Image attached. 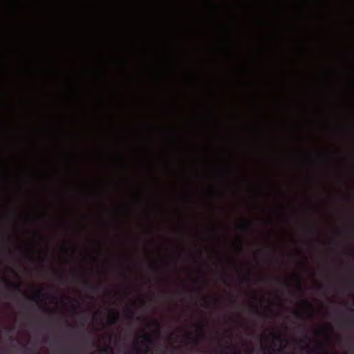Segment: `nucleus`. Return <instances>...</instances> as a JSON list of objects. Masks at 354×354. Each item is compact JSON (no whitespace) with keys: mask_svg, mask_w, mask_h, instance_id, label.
<instances>
[{"mask_svg":"<svg viewBox=\"0 0 354 354\" xmlns=\"http://www.w3.org/2000/svg\"><path fill=\"white\" fill-rule=\"evenodd\" d=\"M142 344L145 345V348L140 346L138 342H136L133 345V349L135 354H148L150 351L149 345L153 343L152 337L146 333L142 335Z\"/></svg>","mask_w":354,"mask_h":354,"instance_id":"f257e3e1","label":"nucleus"},{"mask_svg":"<svg viewBox=\"0 0 354 354\" xmlns=\"http://www.w3.org/2000/svg\"><path fill=\"white\" fill-rule=\"evenodd\" d=\"M119 317H120V315H119L118 311H117L115 310H113V313L109 315V317H108L109 324L110 326H113V325L117 324V322L119 320Z\"/></svg>","mask_w":354,"mask_h":354,"instance_id":"f03ea898","label":"nucleus"},{"mask_svg":"<svg viewBox=\"0 0 354 354\" xmlns=\"http://www.w3.org/2000/svg\"><path fill=\"white\" fill-rule=\"evenodd\" d=\"M317 350L319 351L317 354H330L326 349L325 344L321 342H318Z\"/></svg>","mask_w":354,"mask_h":354,"instance_id":"7ed1b4c3","label":"nucleus"},{"mask_svg":"<svg viewBox=\"0 0 354 354\" xmlns=\"http://www.w3.org/2000/svg\"><path fill=\"white\" fill-rule=\"evenodd\" d=\"M45 294L43 292V290H39L37 292L36 295L30 298L32 301H37V300H43L44 298Z\"/></svg>","mask_w":354,"mask_h":354,"instance_id":"20e7f679","label":"nucleus"},{"mask_svg":"<svg viewBox=\"0 0 354 354\" xmlns=\"http://www.w3.org/2000/svg\"><path fill=\"white\" fill-rule=\"evenodd\" d=\"M85 284L86 285L88 288L89 290H91L93 292H97L99 291V290H100V286H95V285L92 284L90 282L85 281Z\"/></svg>","mask_w":354,"mask_h":354,"instance_id":"39448f33","label":"nucleus"},{"mask_svg":"<svg viewBox=\"0 0 354 354\" xmlns=\"http://www.w3.org/2000/svg\"><path fill=\"white\" fill-rule=\"evenodd\" d=\"M187 338L194 344L196 345L198 343L197 338L194 337L191 333H188L187 335Z\"/></svg>","mask_w":354,"mask_h":354,"instance_id":"423d86ee","label":"nucleus"},{"mask_svg":"<svg viewBox=\"0 0 354 354\" xmlns=\"http://www.w3.org/2000/svg\"><path fill=\"white\" fill-rule=\"evenodd\" d=\"M252 308L255 314L258 315H265L264 313L259 310V308L257 305H253Z\"/></svg>","mask_w":354,"mask_h":354,"instance_id":"0eeeda50","label":"nucleus"},{"mask_svg":"<svg viewBox=\"0 0 354 354\" xmlns=\"http://www.w3.org/2000/svg\"><path fill=\"white\" fill-rule=\"evenodd\" d=\"M263 349L265 351H268V354H274V353L275 352V349L274 348V346H265L263 348Z\"/></svg>","mask_w":354,"mask_h":354,"instance_id":"6e6552de","label":"nucleus"},{"mask_svg":"<svg viewBox=\"0 0 354 354\" xmlns=\"http://www.w3.org/2000/svg\"><path fill=\"white\" fill-rule=\"evenodd\" d=\"M219 347L221 348V353L227 354L229 352L232 351V348L230 346H225V347H221L220 345Z\"/></svg>","mask_w":354,"mask_h":354,"instance_id":"1a4fd4ad","label":"nucleus"},{"mask_svg":"<svg viewBox=\"0 0 354 354\" xmlns=\"http://www.w3.org/2000/svg\"><path fill=\"white\" fill-rule=\"evenodd\" d=\"M63 353L72 354L75 353V350L73 347H67L62 349Z\"/></svg>","mask_w":354,"mask_h":354,"instance_id":"9d476101","label":"nucleus"},{"mask_svg":"<svg viewBox=\"0 0 354 354\" xmlns=\"http://www.w3.org/2000/svg\"><path fill=\"white\" fill-rule=\"evenodd\" d=\"M239 227L243 230H250L251 229V223L249 222H246L244 224L240 225Z\"/></svg>","mask_w":354,"mask_h":354,"instance_id":"9b49d317","label":"nucleus"},{"mask_svg":"<svg viewBox=\"0 0 354 354\" xmlns=\"http://www.w3.org/2000/svg\"><path fill=\"white\" fill-rule=\"evenodd\" d=\"M198 328L199 330V337L202 339L205 338V334L203 333L204 327L202 325L198 326Z\"/></svg>","mask_w":354,"mask_h":354,"instance_id":"f8f14e48","label":"nucleus"},{"mask_svg":"<svg viewBox=\"0 0 354 354\" xmlns=\"http://www.w3.org/2000/svg\"><path fill=\"white\" fill-rule=\"evenodd\" d=\"M102 352L104 354H108V353H111V354H113V350L111 347L109 346H106V348H103L102 350Z\"/></svg>","mask_w":354,"mask_h":354,"instance_id":"ddd939ff","label":"nucleus"},{"mask_svg":"<svg viewBox=\"0 0 354 354\" xmlns=\"http://www.w3.org/2000/svg\"><path fill=\"white\" fill-rule=\"evenodd\" d=\"M272 335L273 338H274L275 340L278 341V342H280V341H281V339H282V337H281V335H278V334H276V333H272Z\"/></svg>","mask_w":354,"mask_h":354,"instance_id":"4468645a","label":"nucleus"},{"mask_svg":"<svg viewBox=\"0 0 354 354\" xmlns=\"http://www.w3.org/2000/svg\"><path fill=\"white\" fill-rule=\"evenodd\" d=\"M42 310L45 313L51 314L53 313V311L46 306H43Z\"/></svg>","mask_w":354,"mask_h":354,"instance_id":"2eb2a0df","label":"nucleus"},{"mask_svg":"<svg viewBox=\"0 0 354 354\" xmlns=\"http://www.w3.org/2000/svg\"><path fill=\"white\" fill-rule=\"evenodd\" d=\"M293 314H294V316L298 319L302 318V314L300 312H299L298 310H294Z\"/></svg>","mask_w":354,"mask_h":354,"instance_id":"dca6fc26","label":"nucleus"},{"mask_svg":"<svg viewBox=\"0 0 354 354\" xmlns=\"http://www.w3.org/2000/svg\"><path fill=\"white\" fill-rule=\"evenodd\" d=\"M302 304L306 306L308 308H312V304L311 303H310L309 301H306V300H302Z\"/></svg>","mask_w":354,"mask_h":354,"instance_id":"f3484780","label":"nucleus"},{"mask_svg":"<svg viewBox=\"0 0 354 354\" xmlns=\"http://www.w3.org/2000/svg\"><path fill=\"white\" fill-rule=\"evenodd\" d=\"M296 277H297V279L299 281V282L297 283V288H298L299 291H302V287H301V282H300V278H299V276H297Z\"/></svg>","mask_w":354,"mask_h":354,"instance_id":"a211bd4d","label":"nucleus"},{"mask_svg":"<svg viewBox=\"0 0 354 354\" xmlns=\"http://www.w3.org/2000/svg\"><path fill=\"white\" fill-rule=\"evenodd\" d=\"M152 323L153 325H155L158 328V329H160V322L157 319L153 320Z\"/></svg>","mask_w":354,"mask_h":354,"instance_id":"6ab92c4d","label":"nucleus"},{"mask_svg":"<svg viewBox=\"0 0 354 354\" xmlns=\"http://www.w3.org/2000/svg\"><path fill=\"white\" fill-rule=\"evenodd\" d=\"M127 315H128V317L129 319H133L135 315H134V313L133 311L129 310Z\"/></svg>","mask_w":354,"mask_h":354,"instance_id":"aec40b11","label":"nucleus"},{"mask_svg":"<svg viewBox=\"0 0 354 354\" xmlns=\"http://www.w3.org/2000/svg\"><path fill=\"white\" fill-rule=\"evenodd\" d=\"M250 272H250V271H249V272H248V276H246V277H245L243 278V280H244L245 282H248V281H250Z\"/></svg>","mask_w":354,"mask_h":354,"instance_id":"412c9836","label":"nucleus"},{"mask_svg":"<svg viewBox=\"0 0 354 354\" xmlns=\"http://www.w3.org/2000/svg\"><path fill=\"white\" fill-rule=\"evenodd\" d=\"M308 340H309V337H308L306 334H305V335H304V338H303V339H302V342H307V341H308Z\"/></svg>","mask_w":354,"mask_h":354,"instance_id":"4be33fe9","label":"nucleus"},{"mask_svg":"<svg viewBox=\"0 0 354 354\" xmlns=\"http://www.w3.org/2000/svg\"><path fill=\"white\" fill-rule=\"evenodd\" d=\"M239 250H243V245H242V243H241V239H239Z\"/></svg>","mask_w":354,"mask_h":354,"instance_id":"5701e85b","label":"nucleus"},{"mask_svg":"<svg viewBox=\"0 0 354 354\" xmlns=\"http://www.w3.org/2000/svg\"><path fill=\"white\" fill-rule=\"evenodd\" d=\"M57 276H58V277H59V279L60 281H61L62 283H64V277H63L62 276H61V275H59V274H57Z\"/></svg>","mask_w":354,"mask_h":354,"instance_id":"b1692460","label":"nucleus"},{"mask_svg":"<svg viewBox=\"0 0 354 354\" xmlns=\"http://www.w3.org/2000/svg\"><path fill=\"white\" fill-rule=\"evenodd\" d=\"M283 350H284L283 347V346H280V347H279V348L277 350V351H278V352H279V353H282V352H283Z\"/></svg>","mask_w":354,"mask_h":354,"instance_id":"393cba45","label":"nucleus"},{"mask_svg":"<svg viewBox=\"0 0 354 354\" xmlns=\"http://www.w3.org/2000/svg\"><path fill=\"white\" fill-rule=\"evenodd\" d=\"M306 348H307L309 351H313L309 344H307V345H306Z\"/></svg>","mask_w":354,"mask_h":354,"instance_id":"a878e982","label":"nucleus"},{"mask_svg":"<svg viewBox=\"0 0 354 354\" xmlns=\"http://www.w3.org/2000/svg\"><path fill=\"white\" fill-rule=\"evenodd\" d=\"M221 279H222V280H223V282H225V281H226V280H225V277H222V278H221Z\"/></svg>","mask_w":354,"mask_h":354,"instance_id":"bb28decb","label":"nucleus"},{"mask_svg":"<svg viewBox=\"0 0 354 354\" xmlns=\"http://www.w3.org/2000/svg\"><path fill=\"white\" fill-rule=\"evenodd\" d=\"M315 335H319V330H316L315 331Z\"/></svg>","mask_w":354,"mask_h":354,"instance_id":"cd10ccee","label":"nucleus"},{"mask_svg":"<svg viewBox=\"0 0 354 354\" xmlns=\"http://www.w3.org/2000/svg\"><path fill=\"white\" fill-rule=\"evenodd\" d=\"M233 354H241V353L239 351H234Z\"/></svg>","mask_w":354,"mask_h":354,"instance_id":"c85d7f7f","label":"nucleus"},{"mask_svg":"<svg viewBox=\"0 0 354 354\" xmlns=\"http://www.w3.org/2000/svg\"><path fill=\"white\" fill-rule=\"evenodd\" d=\"M203 281L204 283H207V281L205 279H203Z\"/></svg>","mask_w":354,"mask_h":354,"instance_id":"c756f323","label":"nucleus"},{"mask_svg":"<svg viewBox=\"0 0 354 354\" xmlns=\"http://www.w3.org/2000/svg\"><path fill=\"white\" fill-rule=\"evenodd\" d=\"M323 288H324V287L322 286H321V285L319 286V289L322 290Z\"/></svg>","mask_w":354,"mask_h":354,"instance_id":"7c9ffc66","label":"nucleus"},{"mask_svg":"<svg viewBox=\"0 0 354 354\" xmlns=\"http://www.w3.org/2000/svg\"><path fill=\"white\" fill-rule=\"evenodd\" d=\"M198 290H200V291H201V290H203V288H202L201 287H198Z\"/></svg>","mask_w":354,"mask_h":354,"instance_id":"2f4dec72","label":"nucleus"},{"mask_svg":"<svg viewBox=\"0 0 354 354\" xmlns=\"http://www.w3.org/2000/svg\"><path fill=\"white\" fill-rule=\"evenodd\" d=\"M349 310H350V312H351V313H353V308H349Z\"/></svg>","mask_w":354,"mask_h":354,"instance_id":"473e14b6","label":"nucleus"},{"mask_svg":"<svg viewBox=\"0 0 354 354\" xmlns=\"http://www.w3.org/2000/svg\"><path fill=\"white\" fill-rule=\"evenodd\" d=\"M350 254H351V256H353V251H351V252H350Z\"/></svg>","mask_w":354,"mask_h":354,"instance_id":"72a5a7b5","label":"nucleus"},{"mask_svg":"<svg viewBox=\"0 0 354 354\" xmlns=\"http://www.w3.org/2000/svg\"><path fill=\"white\" fill-rule=\"evenodd\" d=\"M140 319H141V317H137V319H138V320H140Z\"/></svg>","mask_w":354,"mask_h":354,"instance_id":"f704fd0d","label":"nucleus"},{"mask_svg":"<svg viewBox=\"0 0 354 354\" xmlns=\"http://www.w3.org/2000/svg\"><path fill=\"white\" fill-rule=\"evenodd\" d=\"M75 278H77V276H76V275H74V276H73V279H75Z\"/></svg>","mask_w":354,"mask_h":354,"instance_id":"c9c22d12","label":"nucleus"}]
</instances>
